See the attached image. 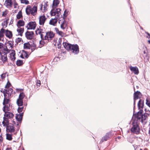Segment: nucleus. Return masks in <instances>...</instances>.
I'll list each match as a JSON object with an SVG mask.
<instances>
[{
	"mask_svg": "<svg viewBox=\"0 0 150 150\" xmlns=\"http://www.w3.org/2000/svg\"><path fill=\"white\" fill-rule=\"evenodd\" d=\"M37 7L36 6L28 5L25 9V11L27 15L34 16L37 14Z\"/></svg>",
	"mask_w": 150,
	"mask_h": 150,
	"instance_id": "nucleus-1",
	"label": "nucleus"
},
{
	"mask_svg": "<svg viewBox=\"0 0 150 150\" xmlns=\"http://www.w3.org/2000/svg\"><path fill=\"white\" fill-rule=\"evenodd\" d=\"M10 50L7 47L4 48L1 50H0L1 59L4 63L8 62L7 54L10 52Z\"/></svg>",
	"mask_w": 150,
	"mask_h": 150,
	"instance_id": "nucleus-2",
	"label": "nucleus"
},
{
	"mask_svg": "<svg viewBox=\"0 0 150 150\" xmlns=\"http://www.w3.org/2000/svg\"><path fill=\"white\" fill-rule=\"evenodd\" d=\"M6 89L2 90L0 91V93H3L4 96V99L5 101L6 102H8V100H10V96L13 92V90L11 88H7Z\"/></svg>",
	"mask_w": 150,
	"mask_h": 150,
	"instance_id": "nucleus-3",
	"label": "nucleus"
},
{
	"mask_svg": "<svg viewBox=\"0 0 150 150\" xmlns=\"http://www.w3.org/2000/svg\"><path fill=\"white\" fill-rule=\"evenodd\" d=\"M132 127L131 129L132 133L138 134L140 132V128L137 122V121H134L132 122Z\"/></svg>",
	"mask_w": 150,
	"mask_h": 150,
	"instance_id": "nucleus-4",
	"label": "nucleus"
},
{
	"mask_svg": "<svg viewBox=\"0 0 150 150\" xmlns=\"http://www.w3.org/2000/svg\"><path fill=\"white\" fill-rule=\"evenodd\" d=\"M18 98L17 100L16 103L19 106H22L23 104V99L25 97L24 93L22 91H20Z\"/></svg>",
	"mask_w": 150,
	"mask_h": 150,
	"instance_id": "nucleus-5",
	"label": "nucleus"
},
{
	"mask_svg": "<svg viewBox=\"0 0 150 150\" xmlns=\"http://www.w3.org/2000/svg\"><path fill=\"white\" fill-rule=\"evenodd\" d=\"M54 36L55 34L52 31L47 32L46 35L43 38V40L50 41L53 39Z\"/></svg>",
	"mask_w": 150,
	"mask_h": 150,
	"instance_id": "nucleus-6",
	"label": "nucleus"
},
{
	"mask_svg": "<svg viewBox=\"0 0 150 150\" xmlns=\"http://www.w3.org/2000/svg\"><path fill=\"white\" fill-rule=\"evenodd\" d=\"M58 22L60 24V27L61 29L64 30L66 28L67 23L64 17H62L60 18Z\"/></svg>",
	"mask_w": 150,
	"mask_h": 150,
	"instance_id": "nucleus-7",
	"label": "nucleus"
},
{
	"mask_svg": "<svg viewBox=\"0 0 150 150\" xmlns=\"http://www.w3.org/2000/svg\"><path fill=\"white\" fill-rule=\"evenodd\" d=\"M61 9L59 8H57L56 9H52L50 13L52 16H56L57 18L59 17L60 14Z\"/></svg>",
	"mask_w": 150,
	"mask_h": 150,
	"instance_id": "nucleus-8",
	"label": "nucleus"
},
{
	"mask_svg": "<svg viewBox=\"0 0 150 150\" xmlns=\"http://www.w3.org/2000/svg\"><path fill=\"white\" fill-rule=\"evenodd\" d=\"M74 54H76L79 52L78 46L76 45H71L70 50Z\"/></svg>",
	"mask_w": 150,
	"mask_h": 150,
	"instance_id": "nucleus-9",
	"label": "nucleus"
},
{
	"mask_svg": "<svg viewBox=\"0 0 150 150\" xmlns=\"http://www.w3.org/2000/svg\"><path fill=\"white\" fill-rule=\"evenodd\" d=\"M9 101L10 100H8V102H6V101H5V99H4L3 104L4 106L3 107V110L4 112L10 111V105L9 103Z\"/></svg>",
	"mask_w": 150,
	"mask_h": 150,
	"instance_id": "nucleus-10",
	"label": "nucleus"
},
{
	"mask_svg": "<svg viewBox=\"0 0 150 150\" xmlns=\"http://www.w3.org/2000/svg\"><path fill=\"white\" fill-rule=\"evenodd\" d=\"M36 26V24L35 21H31L28 24L26 27L28 30H34Z\"/></svg>",
	"mask_w": 150,
	"mask_h": 150,
	"instance_id": "nucleus-11",
	"label": "nucleus"
},
{
	"mask_svg": "<svg viewBox=\"0 0 150 150\" xmlns=\"http://www.w3.org/2000/svg\"><path fill=\"white\" fill-rule=\"evenodd\" d=\"M47 19L45 15L40 16L39 17V24L40 25L43 26Z\"/></svg>",
	"mask_w": 150,
	"mask_h": 150,
	"instance_id": "nucleus-12",
	"label": "nucleus"
},
{
	"mask_svg": "<svg viewBox=\"0 0 150 150\" xmlns=\"http://www.w3.org/2000/svg\"><path fill=\"white\" fill-rule=\"evenodd\" d=\"M15 124L16 122L13 121V125H8L6 127L7 130L10 133L14 132L15 131V129L13 125Z\"/></svg>",
	"mask_w": 150,
	"mask_h": 150,
	"instance_id": "nucleus-13",
	"label": "nucleus"
},
{
	"mask_svg": "<svg viewBox=\"0 0 150 150\" xmlns=\"http://www.w3.org/2000/svg\"><path fill=\"white\" fill-rule=\"evenodd\" d=\"M4 112V117L8 119L12 118L14 116V115L12 112Z\"/></svg>",
	"mask_w": 150,
	"mask_h": 150,
	"instance_id": "nucleus-14",
	"label": "nucleus"
},
{
	"mask_svg": "<svg viewBox=\"0 0 150 150\" xmlns=\"http://www.w3.org/2000/svg\"><path fill=\"white\" fill-rule=\"evenodd\" d=\"M25 35L28 39L31 40L33 38L34 33L33 32L27 31L25 33Z\"/></svg>",
	"mask_w": 150,
	"mask_h": 150,
	"instance_id": "nucleus-15",
	"label": "nucleus"
},
{
	"mask_svg": "<svg viewBox=\"0 0 150 150\" xmlns=\"http://www.w3.org/2000/svg\"><path fill=\"white\" fill-rule=\"evenodd\" d=\"M131 71L135 74L137 75L139 73V69L137 67H133L132 66L129 67Z\"/></svg>",
	"mask_w": 150,
	"mask_h": 150,
	"instance_id": "nucleus-16",
	"label": "nucleus"
},
{
	"mask_svg": "<svg viewBox=\"0 0 150 150\" xmlns=\"http://www.w3.org/2000/svg\"><path fill=\"white\" fill-rule=\"evenodd\" d=\"M134 105H135L136 100L139 98L141 96V93L139 91H137L134 93Z\"/></svg>",
	"mask_w": 150,
	"mask_h": 150,
	"instance_id": "nucleus-17",
	"label": "nucleus"
},
{
	"mask_svg": "<svg viewBox=\"0 0 150 150\" xmlns=\"http://www.w3.org/2000/svg\"><path fill=\"white\" fill-rule=\"evenodd\" d=\"M111 132L106 133V135H105L102 138L100 142H103L104 141H107L108 139L111 137Z\"/></svg>",
	"mask_w": 150,
	"mask_h": 150,
	"instance_id": "nucleus-18",
	"label": "nucleus"
},
{
	"mask_svg": "<svg viewBox=\"0 0 150 150\" xmlns=\"http://www.w3.org/2000/svg\"><path fill=\"white\" fill-rule=\"evenodd\" d=\"M15 52L14 50H12L11 51V52L10 54L9 57L11 60L13 61L15 60L16 59L15 57Z\"/></svg>",
	"mask_w": 150,
	"mask_h": 150,
	"instance_id": "nucleus-19",
	"label": "nucleus"
},
{
	"mask_svg": "<svg viewBox=\"0 0 150 150\" xmlns=\"http://www.w3.org/2000/svg\"><path fill=\"white\" fill-rule=\"evenodd\" d=\"M57 18L56 17H55L54 18H52L50 21L49 24L53 25H55L57 21Z\"/></svg>",
	"mask_w": 150,
	"mask_h": 150,
	"instance_id": "nucleus-20",
	"label": "nucleus"
},
{
	"mask_svg": "<svg viewBox=\"0 0 150 150\" xmlns=\"http://www.w3.org/2000/svg\"><path fill=\"white\" fill-rule=\"evenodd\" d=\"M2 123L4 127H7L9 123V120L8 119L4 117L3 121L2 122Z\"/></svg>",
	"mask_w": 150,
	"mask_h": 150,
	"instance_id": "nucleus-21",
	"label": "nucleus"
},
{
	"mask_svg": "<svg viewBox=\"0 0 150 150\" xmlns=\"http://www.w3.org/2000/svg\"><path fill=\"white\" fill-rule=\"evenodd\" d=\"M4 5L8 8L11 7L12 5V0H6Z\"/></svg>",
	"mask_w": 150,
	"mask_h": 150,
	"instance_id": "nucleus-22",
	"label": "nucleus"
},
{
	"mask_svg": "<svg viewBox=\"0 0 150 150\" xmlns=\"http://www.w3.org/2000/svg\"><path fill=\"white\" fill-rule=\"evenodd\" d=\"M63 45L64 47L67 50H70L71 44L65 42H63Z\"/></svg>",
	"mask_w": 150,
	"mask_h": 150,
	"instance_id": "nucleus-23",
	"label": "nucleus"
},
{
	"mask_svg": "<svg viewBox=\"0 0 150 150\" xmlns=\"http://www.w3.org/2000/svg\"><path fill=\"white\" fill-rule=\"evenodd\" d=\"M5 35L6 37L9 39L12 38L13 36L12 32L8 30H6Z\"/></svg>",
	"mask_w": 150,
	"mask_h": 150,
	"instance_id": "nucleus-24",
	"label": "nucleus"
},
{
	"mask_svg": "<svg viewBox=\"0 0 150 150\" xmlns=\"http://www.w3.org/2000/svg\"><path fill=\"white\" fill-rule=\"evenodd\" d=\"M24 29L23 28H21L20 27H18L17 29V31L18 33V34L20 36H22L23 33L24 32Z\"/></svg>",
	"mask_w": 150,
	"mask_h": 150,
	"instance_id": "nucleus-25",
	"label": "nucleus"
},
{
	"mask_svg": "<svg viewBox=\"0 0 150 150\" xmlns=\"http://www.w3.org/2000/svg\"><path fill=\"white\" fill-rule=\"evenodd\" d=\"M138 107L139 109L141 111V109H142L144 106V103L143 102L142 100H140L138 102Z\"/></svg>",
	"mask_w": 150,
	"mask_h": 150,
	"instance_id": "nucleus-26",
	"label": "nucleus"
},
{
	"mask_svg": "<svg viewBox=\"0 0 150 150\" xmlns=\"http://www.w3.org/2000/svg\"><path fill=\"white\" fill-rule=\"evenodd\" d=\"M25 25V22L22 20H19L17 22V25L18 27L23 26Z\"/></svg>",
	"mask_w": 150,
	"mask_h": 150,
	"instance_id": "nucleus-27",
	"label": "nucleus"
},
{
	"mask_svg": "<svg viewBox=\"0 0 150 150\" xmlns=\"http://www.w3.org/2000/svg\"><path fill=\"white\" fill-rule=\"evenodd\" d=\"M6 139L8 141H11L13 139L12 134H11L7 133L6 134Z\"/></svg>",
	"mask_w": 150,
	"mask_h": 150,
	"instance_id": "nucleus-28",
	"label": "nucleus"
},
{
	"mask_svg": "<svg viewBox=\"0 0 150 150\" xmlns=\"http://www.w3.org/2000/svg\"><path fill=\"white\" fill-rule=\"evenodd\" d=\"M23 116V113L16 115V119L18 121H21L22 120Z\"/></svg>",
	"mask_w": 150,
	"mask_h": 150,
	"instance_id": "nucleus-29",
	"label": "nucleus"
},
{
	"mask_svg": "<svg viewBox=\"0 0 150 150\" xmlns=\"http://www.w3.org/2000/svg\"><path fill=\"white\" fill-rule=\"evenodd\" d=\"M28 55L27 54L26 52L25 51H23L21 55V57L22 58H24L25 57L26 58H28Z\"/></svg>",
	"mask_w": 150,
	"mask_h": 150,
	"instance_id": "nucleus-30",
	"label": "nucleus"
},
{
	"mask_svg": "<svg viewBox=\"0 0 150 150\" xmlns=\"http://www.w3.org/2000/svg\"><path fill=\"white\" fill-rule=\"evenodd\" d=\"M30 47L31 45L28 42L24 43L23 47L24 49L27 50L30 49Z\"/></svg>",
	"mask_w": 150,
	"mask_h": 150,
	"instance_id": "nucleus-31",
	"label": "nucleus"
},
{
	"mask_svg": "<svg viewBox=\"0 0 150 150\" xmlns=\"http://www.w3.org/2000/svg\"><path fill=\"white\" fill-rule=\"evenodd\" d=\"M44 33V32H41L40 30H38L36 31V34L37 35H40V38L42 40H43V38L44 37V35L43 34Z\"/></svg>",
	"mask_w": 150,
	"mask_h": 150,
	"instance_id": "nucleus-32",
	"label": "nucleus"
},
{
	"mask_svg": "<svg viewBox=\"0 0 150 150\" xmlns=\"http://www.w3.org/2000/svg\"><path fill=\"white\" fill-rule=\"evenodd\" d=\"M6 30L2 28L0 30V40L4 36V33H5Z\"/></svg>",
	"mask_w": 150,
	"mask_h": 150,
	"instance_id": "nucleus-33",
	"label": "nucleus"
},
{
	"mask_svg": "<svg viewBox=\"0 0 150 150\" xmlns=\"http://www.w3.org/2000/svg\"><path fill=\"white\" fill-rule=\"evenodd\" d=\"M59 0H54L53 3V7H56L59 4Z\"/></svg>",
	"mask_w": 150,
	"mask_h": 150,
	"instance_id": "nucleus-34",
	"label": "nucleus"
},
{
	"mask_svg": "<svg viewBox=\"0 0 150 150\" xmlns=\"http://www.w3.org/2000/svg\"><path fill=\"white\" fill-rule=\"evenodd\" d=\"M142 111H141L140 112H139L138 113H137V114L136 115V117L138 119H141L142 114Z\"/></svg>",
	"mask_w": 150,
	"mask_h": 150,
	"instance_id": "nucleus-35",
	"label": "nucleus"
},
{
	"mask_svg": "<svg viewBox=\"0 0 150 150\" xmlns=\"http://www.w3.org/2000/svg\"><path fill=\"white\" fill-rule=\"evenodd\" d=\"M8 23V21L7 20H6L5 21H4L3 23H2V25L3 27L2 28H4L6 27Z\"/></svg>",
	"mask_w": 150,
	"mask_h": 150,
	"instance_id": "nucleus-36",
	"label": "nucleus"
},
{
	"mask_svg": "<svg viewBox=\"0 0 150 150\" xmlns=\"http://www.w3.org/2000/svg\"><path fill=\"white\" fill-rule=\"evenodd\" d=\"M22 17V12L21 11H19L16 15L17 18L18 19H19Z\"/></svg>",
	"mask_w": 150,
	"mask_h": 150,
	"instance_id": "nucleus-37",
	"label": "nucleus"
},
{
	"mask_svg": "<svg viewBox=\"0 0 150 150\" xmlns=\"http://www.w3.org/2000/svg\"><path fill=\"white\" fill-rule=\"evenodd\" d=\"M23 64L22 60H18L16 62V64L18 66H20Z\"/></svg>",
	"mask_w": 150,
	"mask_h": 150,
	"instance_id": "nucleus-38",
	"label": "nucleus"
},
{
	"mask_svg": "<svg viewBox=\"0 0 150 150\" xmlns=\"http://www.w3.org/2000/svg\"><path fill=\"white\" fill-rule=\"evenodd\" d=\"M16 42L17 43H19L20 44L22 43L23 42L22 39L20 38H16Z\"/></svg>",
	"mask_w": 150,
	"mask_h": 150,
	"instance_id": "nucleus-39",
	"label": "nucleus"
},
{
	"mask_svg": "<svg viewBox=\"0 0 150 150\" xmlns=\"http://www.w3.org/2000/svg\"><path fill=\"white\" fill-rule=\"evenodd\" d=\"M43 11H42V12H44L46 11L47 10V6H48L47 5L45 2L44 3V4L43 5Z\"/></svg>",
	"mask_w": 150,
	"mask_h": 150,
	"instance_id": "nucleus-40",
	"label": "nucleus"
},
{
	"mask_svg": "<svg viewBox=\"0 0 150 150\" xmlns=\"http://www.w3.org/2000/svg\"><path fill=\"white\" fill-rule=\"evenodd\" d=\"M147 117L146 115H142V117L141 118L142 122L144 121L147 118Z\"/></svg>",
	"mask_w": 150,
	"mask_h": 150,
	"instance_id": "nucleus-41",
	"label": "nucleus"
},
{
	"mask_svg": "<svg viewBox=\"0 0 150 150\" xmlns=\"http://www.w3.org/2000/svg\"><path fill=\"white\" fill-rule=\"evenodd\" d=\"M21 3L22 4H29V1L28 0H20Z\"/></svg>",
	"mask_w": 150,
	"mask_h": 150,
	"instance_id": "nucleus-42",
	"label": "nucleus"
},
{
	"mask_svg": "<svg viewBox=\"0 0 150 150\" xmlns=\"http://www.w3.org/2000/svg\"><path fill=\"white\" fill-rule=\"evenodd\" d=\"M43 40H40L39 42L40 46V47H40L44 45L45 44V42Z\"/></svg>",
	"mask_w": 150,
	"mask_h": 150,
	"instance_id": "nucleus-43",
	"label": "nucleus"
},
{
	"mask_svg": "<svg viewBox=\"0 0 150 150\" xmlns=\"http://www.w3.org/2000/svg\"><path fill=\"white\" fill-rule=\"evenodd\" d=\"M146 104L150 108V99L147 98L146 99Z\"/></svg>",
	"mask_w": 150,
	"mask_h": 150,
	"instance_id": "nucleus-44",
	"label": "nucleus"
},
{
	"mask_svg": "<svg viewBox=\"0 0 150 150\" xmlns=\"http://www.w3.org/2000/svg\"><path fill=\"white\" fill-rule=\"evenodd\" d=\"M58 35L62 37H65L66 36L65 34L61 31L59 32V33Z\"/></svg>",
	"mask_w": 150,
	"mask_h": 150,
	"instance_id": "nucleus-45",
	"label": "nucleus"
},
{
	"mask_svg": "<svg viewBox=\"0 0 150 150\" xmlns=\"http://www.w3.org/2000/svg\"><path fill=\"white\" fill-rule=\"evenodd\" d=\"M68 12V11H67V10H65L64 12V13L63 14L64 15V17H66L67 16V13Z\"/></svg>",
	"mask_w": 150,
	"mask_h": 150,
	"instance_id": "nucleus-46",
	"label": "nucleus"
},
{
	"mask_svg": "<svg viewBox=\"0 0 150 150\" xmlns=\"http://www.w3.org/2000/svg\"><path fill=\"white\" fill-rule=\"evenodd\" d=\"M23 107H19L18 109V111L19 112H22V111L23 110Z\"/></svg>",
	"mask_w": 150,
	"mask_h": 150,
	"instance_id": "nucleus-47",
	"label": "nucleus"
},
{
	"mask_svg": "<svg viewBox=\"0 0 150 150\" xmlns=\"http://www.w3.org/2000/svg\"><path fill=\"white\" fill-rule=\"evenodd\" d=\"M6 74L5 73L2 74L1 75V79H4L6 77Z\"/></svg>",
	"mask_w": 150,
	"mask_h": 150,
	"instance_id": "nucleus-48",
	"label": "nucleus"
},
{
	"mask_svg": "<svg viewBox=\"0 0 150 150\" xmlns=\"http://www.w3.org/2000/svg\"><path fill=\"white\" fill-rule=\"evenodd\" d=\"M11 86V83L9 82H8L6 85V88H9V87L10 86Z\"/></svg>",
	"mask_w": 150,
	"mask_h": 150,
	"instance_id": "nucleus-49",
	"label": "nucleus"
},
{
	"mask_svg": "<svg viewBox=\"0 0 150 150\" xmlns=\"http://www.w3.org/2000/svg\"><path fill=\"white\" fill-rule=\"evenodd\" d=\"M55 30L56 31V33H57L58 34L59 33V32L61 31H59L58 28H54Z\"/></svg>",
	"mask_w": 150,
	"mask_h": 150,
	"instance_id": "nucleus-50",
	"label": "nucleus"
},
{
	"mask_svg": "<svg viewBox=\"0 0 150 150\" xmlns=\"http://www.w3.org/2000/svg\"><path fill=\"white\" fill-rule=\"evenodd\" d=\"M43 5L42 4H41L40 5V9L41 10V11L42 12V11H43Z\"/></svg>",
	"mask_w": 150,
	"mask_h": 150,
	"instance_id": "nucleus-51",
	"label": "nucleus"
},
{
	"mask_svg": "<svg viewBox=\"0 0 150 150\" xmlns=\"http://www.w3.org/2000/svg\"><path fill=\"white\" fill-rule=\"evenodd\" d=\"M62 38H59L58 41V43L61 44L62 43Z\"/></svg>",
	"mask_w": 150,
	"mask_h": 150,
	"instance_id": "nucleus-52",
	"label": "nucleus"
},
{
	"mask_svg": "<svg viewBox=\"0 0 150 150\" xmlns=\"http://www.w3.org/2000/svg\"><path fill=\"white\" fill-rule=\"evenodd\" d=\"M7 13L6 11L4 12L2 14V16H5L7 14Z\"/></svg>",
	"mask_w": 150,
	"mask_h": 150,
	"instance_id": "nucleus-53",
	"label": "nucleus"
},
{
	"mask_svg": "<svg viewBox=\"0 0 150 150\" xmlns=\"http://www.w3.org/2000/svg\"><path fill=\"white\" fill-rule=\"evenodd\" d=\"M61 44H57V47L59 49H60L61 48Z\"/></svg>",
	"mask_w": 150,
	"mask_h": 150,
	"instance_id": "nucleus-54",
	"label": "nucleus"
},
{
	"mask_svg": "<svg viewBox=\"0 0 150 150\" xmlns=\"http://www.w3.org/2000/svg\"><path fill=\"white\" fill-rule=\"evenodd\" d=\"M3 141V138L2 136L0 135V142H1Z\"/></svg>",
	"mask_w": 150,
	"mask_h": 150,
	"instance_id": "nucleus-55",
	"label": "nucleus"
},
{
	"mask_svg": "<svg viewBox=\"0 0 150 150\" xmlns=\"http://www.w3.org/2000/svg\"><path fill=\"white\" fill-rule=\"evenodd\" d=\"M3 45L4 44L3 43L0 42V49L2 48L3 47Z\"/></svg>",
	"mask_w": 150,
	"mask_h": 150,
	"instance_id": "nucleus-56",
	"label": "nucleus"
},
{
	"mask_svg": "<svg viewBox=\"0 0 150 150\" xmlns=\"http://www.w3.org/2000/svg\"><path fill=\"white\" fill-rule=\"evenodd\" d=\"M134 150H138V146H135L134 147Z\"/></svg>",
	"mask_w": 150,
	"mask_h": 150,
	"instance_id": "nucleus-57",
	"label": "nucleus"
},
{
	"mask_svg": "<svg viewBox=\"0 0 150 150\" xmlns=\"http://www.w3.org/2000/svg\"><path fill=\"white\" fill-rule=\"evenodd\" d=\"M18 4H14V8H17V6Z\"/></svg>",
	"mask_w": 150,
	"mask_h": 150,
	"instance_id": "nucleus-58",
	"label": "nucleus"
},
{
	"mask_svg": "<svg viewBox=\"0 0 150 150\" xmlns=\"http://www.w3.org/2000/svg\"><path fill=\"white\" fill-rule=\"evenodd\" d=\"M38 30H40V31H41V32H44V31H43V30L41 29V28H39L38 29Z\"/></svg>",
	"mask_w": 150,
	"mask_h": 150,
	"instance_id": "nucleus-59",
	"label": "nucleus"
},
{
	"mask_svg": "<svg viewBox=\"0 0 150 150\" xmlns=\"http://www.w3.org/2000/svg\"><path fill=\"white\" fill-rule=\"evenodd\" d=\"M6 150H12L11 148H7L6 149Z\"/></svg>",
	"mask_w": 150,
	"mask_h": 150,
	"instance_id": "nucleus-60",
	"label": "nucleus"
},
{
	"mask_svg": "<svg viewBox=\"0 0 150 150\" xmlns=\"http://www.w3.org/2000/svg\"><path fill=\"white\" fill-rule=\"evenodd\" d=\"M146 33L149 36V37H148V36H147V37L148 38H150V34L149 33Z\"/></svg>",
	"mask_w": 150,
	"mask_h": 150,
	"instance_id": "nucleus-61",
	"label": "nucleus"
},
{
	"mask_svg": "<svg viewBox=\"0 0 150 150\" xmlns=\"http://www.w3.org/2000/svg\"><path fill=\"white\" fill-rule=\"evenodd\" d=\"M40 85V83H39V82H38V84H37L38 86H39Z\"/></svg>",
	"mask_w": 150,
	"mask_h": 150,
	"instance_id": "nucleus-62",
	"label": "nucleus"
},
{
	"mask_svg": "<svg viewBox=\"0 0 150 150\" xmlns=\"http://www.w3.org/2000/svg\"><path fill=\"white\" fill-rule=\"evenodd\" d=\"M9 45H10V46L11 47H12L13 46V45H12V44H11V43H9Z\"/></svg>",
	"mask_w": 150,
	"mask_h": 150,
	"instance_id": "nucleus-63",
	"label": "nucleus"
},
{
	"mask_svg": "<svg viewBox=\"0 0 150 150\" xmlns=\"http://www.w3.org/2000/svg\"><path fill=\"white\" fill-rule=\"evenodd\" d=\"M149 134L150 136V129L149 132Z\"/></svg>",
	"mask_w": 150,
	"mask_h": 150,
	"instance_id": "nucleus-64",
	"label": "nucleus"
}]
</instances>
